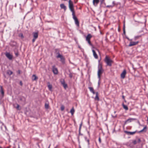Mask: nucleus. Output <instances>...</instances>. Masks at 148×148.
Listing matches in <instances>:
<instances>
[{
  "label": "nucleus",
  "mask_w": 148,
  "mask_h": 148,
  "mask_svg": "<svg viewBox=\"0 0 148 148\" xmlns=\"http://www.w3.org/2000/svg\"><path fill=\"white\" fill-rule=\"evenodd\" d=\"M147 128V127L146 126H145L143 128V129L142 130L138 132L137 131H136L134 132H128L127 131H124L125 133L126 134H127V135H133L135 134L136 133H140L143 132H146L147 131L146 129Z\"/></svg>",
  "instance_id": "nucleus-1"
},
{
  "label": "nucleus",
  "mask_w": 148,
  "mask_h": 148,
  "mask_svg": "<svg viewBox=\"0 0 148 148\" xmlns=\"http://www.w3.org/2000/svg\"><path fill=\"white\" fill-rule=\"evenodd\" d=\"M103 70L102 68V65L101 64H99L98 66V71L97 72V75L99 80V81L101 78V76L103 72Z\"/></svg>",
  "instance_id": "nucleus-2"
},
{
  "label": "nucleus",
  "mask_w": 148,
  "mask_h": 148,
  "mask_svg": "<svg viewBox=\"0 0 148 148\" xmlns=\"http://www.w3.org/2000/svg\"><path fill=\"white\" fill-rule=\"evenodd\" d=\"M104 61L107 64V66H112L113 61L108 58V56H106Z\"/></svg>",
  "instance_id": "nucleus-3"
},
{
  "label": "nucleus",
  "mask_w": 148,
  "mask_h": 148,
  "mask_svg": "<svg viewBox=\"0 0 148 148\" xmlns=\"http://www.w3.org/2000/svg\"><path fill=\"white\" fill-rule=\"evenodd\" d=\"M69 9L72 12V13H75V12L74 10V6L73 3L71 0H69Z\"/></svg>",
  "instance_id": "nucleus-4"
},
{
  "label": "nucleus",
  "mask_w": 148,
  "mask_h": 148,
  "mask_svg": "<svg viewBox=\"0 0 148 148\" xmlns=\"http://www.w3.org/2000/svg\"><path fill=\"white\" fill-rule=\"evenodd\" d=\"M92 37V36L90 34H88L86 37V40L87 41L88 44L90 46H92V44L91 42L90 39Z\"/></svg>",
  "instance_id": "nucleus-5"
},
{
  "label": "nucleus",
  "mask_w": 148,
  "mask_h": 148,
  "mask_svg": "<svg viewBox=\"0 0 148 148\" xmlns=\"http://www.w3.org/2000/svg\"><path fill=\"white\" fill-rule=\"evenodd\" d=\"M72 15H73V18L75 21V24L77 26L79 27V22L78 21L77 17L75 16V13L72 14Z\"/></svg>",
  "instance_id": "nucleus-6"
},
{
  "label": "nucleus",
  "mask_w": 148,
  "mask_h": 148,
  "mask_svg": "<svg viewBox=\"0 0 148 148\" xmlns=\"http://www.w3.org/2000/svg\"><path fill=\"white\" fill-rule=\"evenodd\" d=\"M10 45L12 47H15V48H18V45L16 42L12 40L11 41L10 43Z\"/></svg>",
  "instance_id": "nucleus-7"
},
{
  "label": "nucleus",
  "mask_w": 148,
  "mask_h": 148,
  "mask_svg": "<svg viewBox=\"0 0 148 148\" xmlns=\"http://www.w3.org/2000/svg\"><path fill=\"white\" fill-rule=\"evenodd\" d=\"M19 100L21 102V103L25 104V103L26 98L23 96H19L18 97Z\"/></svg>",
  "instance_id": "nucleus-8"
},
{
  "label": "nucleus",
  "mask_w": 148,
  "mask_h": 148,
  "mask_svg": "<svg viewBox=\"0 0 148 148\" xmlns=\"http://www.w3.org/2000/svg\"><path fill=\"white\" fill-rule=\"evenodd\" d=\"M5 55L6 57L10 60H12L13 56L12 54H11L9 52H6L5 53Z\"/></svg>",
  "instance_id": "nucleus-9"
},
{
  "label": "nucleus",
  "mask_w": 148,
  "mask_h": 148,
  "mask_svg": "<svg viewBox=\"0 0 148 148\" xmlns=\"http://www.w3.org/2000/svg\"><path fill=\"white\" fill-rule=\"evenodd\" d=\"M56 57L57 58H60V61L62 64H64L65 63V59L62 55H57Z\"/></svg>",
  "instance_id": "nucleus-10"
},
{
  "label": "nucleus",
  "mask_w": 148,
  "mask_h": 148,
  "mask_svg": "<svg viewBox=\"0 0 148 148\" xmlns=\"http://www.w3.org/2000/svg\"><path fill=\"white\" fill-rule=\"evenodd\" d=\"M126 73V70L124 69L121 74V78L123 79H124L125 77Z\"/></svg>",
  "instance_id": "nucleus-11"
},
{
  "label": "nucleus",
  "mask_w": 148,
  "mask_h": 148,
  "mask_svg": "<svg viewBox=\"0 0 148 148\" xmlns=\"http://www.w3.org/2000/svg\"><path fill=\"white\" fill-rule=\"evenodd\" d=\"M52 71L55 74H57L58 73V70L55 65L52 66Z\"/></svg>",
  "instance_id": "nucleus-12"
},
{
  "label": "nucleus",
  "mask_w": 148,
  "mask_h": 148,
  "mask_svg": "<svg viewBox=\"0 0 148 148\" xmlns=\"http://www.w3.org/2000/svg\"><path fill=\"white\" fill-rule=\"evenodd\" d=\"M18 48H15L14 50V53L16 57H17L19 55V54L18 52Z\"/></svg>",
  "instance_id": "nucleus-13"
},
{
  "label": "nucleus",
  "mask_w": 148,
  "mask_h": 148,
  "mask_svg": "<svg viewBox=\"0 0 148 148\" xmlns=\"http://www.w3.org/2000/svg\"><path fill=\"white\" fill-rule=\"evenodd\" d=\"M139 42L138 41L137 42H130V44L128 45L129 47H131L134 46L137 44Z\"/></svg>",
  "instance_id": "nucleus-14"
},
{
  "label": "nucleus",
  "mask_w": 148,
  "mask_h": 148,
  "mask_svg": "<svg viewBox=\"0 0 148 148\" xmlns=\"http://www.w3.org/2000/svg\"><path fill=\"white\" fill-rule=\"evenodd\" d=\"M99 0H93V5L96 6H97L99 2Z\"/></svg>",
  "instance_id": "nucleus-15"
},
{
  "label": "nucleus",
  "mask_w": 148,
  "mask_h": 148,
  "mask_svg": "<svg viewBox=\"0 0 148 148\" xmlns=\"http://www.w3.org/2000/svg\"><path fill=\"white\" fill-rule=\"evenodd\" d=\"M33 38L37 39L38 36V33L37 32H33L32 33Z\"/></svg>",
  "instance_id": "nucleus-16"
},
{
  "label": "nucleus",
  "mask_w": 148,
  "mask_h": 148,
  "mask_svg": "<svg viewBox=\"0 0 148 148\" xmlns=\"http://www.w3.org/2000/svg\"><path fill=\"white\" fill-rule=\"evenodd\" d=\"M95 94H96V96L95 98V100L98 101H99V99L98 96L99 93L98 92H96Z\"/></svg>",
  "instance_id": "nucleus-17"
},
{
  "label": "nucleus",
  "mask_w": 148,
  "mask_h": 148,
  "mask_svg": "<svg viewBox=\"0 0 148 148\" xmlns=\"http://www.w3.org/2000/svg\"><path fill=\"white\" fill-rule=\"evenodd\" d=\"M54 53L56 54H58V55H60V50L58 49H56L54 50Z\"/></svg>",
  "instance_id": "nucleus-18"
},
{
  "label": "nucleus",
  "mask_w": 148,
  "mask_h": 148,
  "mask_svg": "<svg viewBox=\"0 0 148 148\" xmlns=\"http://www.w3.org/2000/svg\"><path fill=\"white\" fill-rule=\"evenodd\" d=\"M92 51L94 57L96 59L97 58H98V56L95 51L93 49L92 50Z\"/></svg>",
  "instance_id": "nucleus-19"
},
{
  "label": "nucleus",
  "mask_w": 148,
  "mask_h": 148,
  "mask_svg": "<svg viewBox=\"0 0 148 148\" xmlns=\"http://www.w3.org/2000/svg\"><path fill=\"white\" fill-rule=\"evenodd\" d=\"M38 79V77L35 75H33L32 76V79L33 81L36 80Z\"/></svg>",
  "instance_id": "nucleus-20"
},
{
  "label": "nucleus",
  "mask_w": 148,
  "mask_h": 148,
  "mask_svg": "<svg viewBox=\"0 0 148 148\" xmlns=\"http://www.w3.org/2000/svg\"><path fill=\"white\" fill-rule=\"evenodd\" d=\"M60 7L62 9H63L65 11L66 10V7L63 4H61L60 5Z\"/></svg>",
  "instance_id": "nucleus-21"
},
{
  "label": "nucleus",
  "mask_w": 148,
  "mask_h": 148,
  "mask_svg": "<svg viewBox=\"0 0 148 148\" xmlns=\"http://www.w3.org/2000/svg\"><path fill=\"white\" fill-rule=\"evenodd\" d=\"M88 88L89 89L90 91L93 94H94L95 93V92L94 90V89L92 87H89Z\"/></svg>",
  "instance_id": "nucleus-22"
},
{
  "label": "nucleus",
  "mask_w": 148,
  "mask_h": 148,
  "mask_svg": "<svg viewBox=\"0 0 148 148\" xmlns=\"http://www.w3.org/2000/svg\"><path fill=\"white\" fill-rule=\"evenodd\" d=\"M13 73V72L10 70H8L7 71V74L9 75H11Z\"/></svg>",
  "instance_id": "nucleus-23"
},
{
  "label": "nucleus",
  "mask_w": 148,
  "mask_h": 148,
  "mask_svg": "<svg viewBox=\"0 0 148 148\" xmlns=\"http://www.w3.org/2000/svg\"><path fill=\"white\" fill-rule=\"evenodd\" d=\"M136 119H134V118H130V119H127L125 121V123H126V122H131L132 121L136 120Z\"/></svg>",
  "instance_id": "nucleus-24"
},
{
  "label": "nucleus",
  "mask_w": 148,
  "mask_h": 148,
  "mask_svg": "<svg viewBox=\"0 0 148 148\" xmlns=\"http://www.w3.org/2000/svg\"><path fill=\"white\" fill-rule=\"evenodd\" d=\"M122 106L123 108L126 110H128V108L127 106L125 105L124 104V103H123Z\"/></svg>",
  "instance_id": "nucleus-25"
},
{
  "label": "nucleus",
  "mask_w": 148,
  "mask_h": 148,
  "mask_svg": "<svg viewBox=\"0 0 148 148\" xmlns=\"http://www.w3.org/2000/svg\"><path fill=\"white\" fill-rule=\"evenodd\" d=\"M69 77L70 78H71L72 77H73V73H71V72L70 71V70H69Z\"/></svg>",
  "instance_id": "nucleus-26"
},
{
  "label": "nucleus",
  "mask_w": 148,
  "mask_h": 148,
  "mask_svg": "<svg viewBox=\"0 0 148 148\" xmlns=\"http://www.w3.org/2000/svg\"><path fill=\"white\" fill-rule=\"evenodd\" d=\"M75 110L73 107L70 110V112L71 113L72 115H73L74 113Z\"/></svg>",
  "instance_id": "nucleus-27"
},
{
  "label": "nucleus",
  "mask_w": 148,
  "mask_h": 148,
  "mask_svg": "<svg viewBox=\"0 0 148 148\" xmlns=\"http://www.w3.org/2000/svg\"><path fill=\"white\" fill-rule=\"evenodd\" d=\"M45 108L46 109H48L49 108V106L48 103H46L45 104Z\"/></svg>",
  "instance_id": "nucleus-28"
},
{
  "label": "nucleus",
  "mask_w": 148,
  "mask_h": 148,
  "mask_svg": "<svg viewBox=\"0 0 148 148\" xmlns=\"http://www.w3.org/2000/svg\"><path fill=\"white\" fill-rule=\"evenodd\" d=\"M48 88L50 91H51L52 86L51 85H49L48 86Z\"/></svg>",
  "instance_id": "nucleus-29"
},
{
  "label": "nucleus",
  "mask_w": 148,
  "mask_h": 148,
  "mask_svg": "<svg viewBox=\"0 0 148 148\" xmlns=\"http://www.w3.org/2000/svg\"><path fill=\"white\" fill-rule=\"evenodd\" d=\"M16 105L17 106L15 107V108H16L18 110H21V108H19V105L18 104H16Z\"/></svg>",
  "instance_id": "nucleus-30"
},
{
  "label": "nucleus",
  "mask_w": 148,
  "mask_h": 148,
  "mask_svg": "<svg viewBox=\"0 0 148 148\" xmlns=\"http://www.w3.org/2000/svg\"><path fill=\"white\" fill-rule=\"evenodd\" d=\"M60 82L62 85L65 83L64 80L63 79H61Z\"/></svg>",
  "instance_id": "nucleus-31"
},
{
  "label": "nucleus",
  "mask_w": 148,
  "mask_h": 148,
  "mask_svg": "<svg viewBox=\"0 0 148 148\" xmlns=\"http://www.w3.org/2000/svg\"><path fill=\"white\" fill-rule=\"evenodd\" d=\"M18 36L20 37H21L22 38H24V36L23 34L22 33H20L18 35Z\"/></svg>",
  "instance_id": "nucleus-32"
},
{
  "label": "nucleus",
  "mask_w": 148,
  "mask_h": 148,
  "mask_svg": "<svg viewBox=\"0 0 148 148\" xmlns=\"http://www.w3.org/2000/svg\"><path fill=\"white\" fill-rule=\"evenodd\" d=\"M63 87H64V88H66L67 87V85L65 84V83L64 84H62Z\"/></svg>",
  "instance_id": "nucleus-33"
},
{
  "label": "nucleus",
  "mask_w": 148,
  "mask_h": 148,
  "mask_svg": "<svg viewBox=\"0 0 148 148\" xmlns=\"http://www.w3.org/2000/svg\"><path fill=\"white\" fill-rule=\"evenodd\" d=\"M100 4L101 5L105 3V0H100Z\"/></svg>",
  "instance_id": "nucleus-34"
},
{
  "label": "nucleus",
  "mask_w": 148,
  "mask_h": 148,
  "mask_svg": "<svg viewBox=\"0 0 148 148\" xmlns=\"http://www.w3.org/2000/svg\"><path fill=\"white\" fill-rule=\"evenodd\" d=\"M64 109V106L62 105L61 107V111H63Z\"/></svg>",
  "instance_id": "nucleus-35"
},
{
  "label": "nucleus",
  "mask_w": 148,
  "mask_h": 148,
  "mask_svg": "<svg viewBox=\"0 0 148 148\" xmlns=\"http://www.w3.org/2000/svg\"><path fill=\"white\" fill-rule=\"evenodd\" d=\"M82 122L80 125L79 128V130H81V128L82 126Z\"/></svg>",
  "instance_id": "nucleus-36"
},
{
  "label": "nucleus",
  "mask_w": 148,
  "mask_h": 148,
  "mask_svg": "<svg viewBox=\"0 0 148 148\" xmlns=\"http://www.w3.org/2000/svg\"><path fill=\"white\" fill-rule=\"evenodd\" d=\"M114 6V5H108L106 6V7L107 8H112Z\"/></svg>",
  "instance_id": "nucleus-37"
},
{
  "label": "nucleus",
  "mask_w": 148,
  "mask_h": 148,
  "mask_svg": "<svg viewBox=\"0 0 148 148\" xmlns=\"http://www.w3.org/2000/svg\"><path fill=\"white\" fill-rule=\"evenodd\" d=\"M132 143L134 144L135 145L137 143L136 141V140H133L132 142Z\"/></svg>",
  "instance_id": "nucleus-38"
},
{
  "label": "nucleus",
  "mask_w": 148,
  "mask_h": 148,
  "mask_svg": "<svg viewBox=\"0 0 148 148\" xmlns=\"http://www.w3.org/2000/svg\"><path fill=\"white\" fill-rule=\"evenodd\" d=\"M36 39L33 38L32 40V42L33 43H34Z\"/></svg>",
  "instance_id": "nucleus-39"
},
{
  "label": "nucleus",
  "mask_w": 148,
  "mask_h": 148,
  "mask_svg": "<svg viewBox=\"0 0 148 148\" xmlns=\"http://www.w3.org/2000/svg\"><path fill=\"white\" fill-rule=\"evenodd\" d=\"M141 141L140 139V138H138L137 142L138 143H140Z\"/></svg>",
  "instance_id": "nucleus-40"
},
{
  "label": "nucleus",
  "mask_w": 148,
  "mask_h": 148,
  "mask_svg": "<svg viewBox=\"0 0 148 148\" xmlns=\"http://www.w3.org/2000/svg\"><path fill=\"white\" fill-rule=\"evenodd\" d=\"M79 135H83V134H81V130H79Z\"/></svg>",
  "instance_id": "nucleus-41"
},
{
  "label": "nucleus",
  "mask_w": 148,
  "mask_h": 148,
  "mask_svg": "<svg viewBox=\"0 0 148 148\" xmlns=\"http://www.w3.org/2000/svg\"><path fill=\"white\" fill-rule=\"evenodd\" d=\"M99 141L100 143H101V139L100 137H99Z\"/></svg>",
  "instance_id": "nucleus-42"
},
{
  "label": "nucleus",
  "mask_w": 148,
  "mask_h": 148,
  "mask_svg": "<svg viewBox=\"0 0 148 148\" xmlns=\"http://www.w3.org/2000/svg\"><path fill=\"white\" fill-rule=\"evenodd\" d=\"M86 141L88 143V145H89V139H87L86 140Z\"/></svg>",
  "instance_id": "nucleus-43"
},
{
  "label": "nucleus",
  "mask_w": 148,
  "mask_h": 148,
  "mask_svg": "<svg viewBox=\"0 0 148 148\" xmlns=\"http://www.w3.org/2000/svg\"><path fill=\"white\" fill-rule=\"evenodd\" d=\"M20 85L21 86H22V85H23V83H22V81H20Z\"/></svg>",
  "instance_id": "nucleus-44"
},
{
  "label": "nucleus",
  "mask_w": 148,
  "mask_h": 148,
  "mask_svg": "<svg viewBox=\"0 0 148 148\" xmlns=\"http://www.w3.org/2000/svg\"><path fill=\"white\" fill-rule=\"evenodd\" d=\"M17 72L18 73V74H21V71L20 70H18Z\"/></svg>",
  "instance_id": "nucleus-45"
},
{
  "label": "nucleus",
  "mask_w": 148,
  "mask_h": 148,
  "mask_svg": "<svg viewBox=\"0 0 148 148\" xmlns=\"http://www.w3.org/2000/svg\"><path fill=\"white\" fill-rule=\"evenodd\" d=\"M2 123V125H3V126H4V127L6 129V127L5 126V125H4L3 123Z\"/></svg>",
  "instance_id": "nucleus-46"
},
{
  "label": "nucleus",
  "mask_w": 148,
  "mask_h": 148,
  "mask_svg": "<svg viewBox=\"0 0 148 148\" xmlns=\"http://www.w3.org/2000/svg\"><path fill=\"white\" fill-rule=\"evenodd\" d=\"M124 30H125V25H124V26L123 27V31H124Z\"/></svg>",
  "instance_id": "nucleus-47"
},
{
  "label": "nucleus",
  "mask_w": 148,
  "mask_h": 148,
  "mask_svg": "<svg viewBox=\"0 0 148 148\" xmlns=\"http://www.w3.org/2000/svg\"><path fill=\"white\" fill-rule=\"evenodd\" d=\"M126 38H127V39L128 40H130V39H129V38L128 37H126Z\"/></svg>",
  "instance_id": "nucleus-48"
},
{
  "label": "nucleus",
  "mask_w": 148,
  "mask_h": 148,
  "mask_svg": "<svg viewBox=\"0 0 148 148\" xmlns=\"http://www.w3.org/2000/svg\"><path fill=\"white\" fill-rule=\"evenodd\" d=\"M123 31V34H125V30H124V31Z\"/></svg>",
  "instance_id": "nucleus-49"
},
{
  "label": "nucleus",
  "mask_w": 148,
  "mask_h": 148,
  "mask_svg": "<svg viewBox=\"0 0 148 148\" xmlns=\"http://www.w3.org/2000/svg\"><path fill=\"white\" fill-rule=\"evenodd\" d=\"M114 1H113L112 2L113 4V5H114Z\"/></svg>",
  "instance_id": "nucleus-50"
},
{
  "label": "nucleus",
  "mask_w": 148,
  "mask_h": 148,
  "mask_svg": "<svg viewBox=\"0 0 148 148\" xmlns=\"http://www.w3.org/2000/svg\"><path fill=\"white\" fill-rule=\"evenodd\" d=\"M78 47L80 49H81V48L80 46H78Z\"/></svg>",
  "instance_id": "nucleus-51"
},
{
  "label": "nucleus",
  "mask_w": 148,
  "mask_h": 148,
  "mask_svg": "<svg viewBox=\"0 0 148 148\" xmlns=\"http://www.w3.org/2000/svg\"><path fill=\"white\" fill-rule=\"evenodd\" d=\"M122 97H123V99H124V96H122Z\"/></svg>",
  "instance_id": "nucleus-52"
},
{
  "label": "nucleus",
  "mask_w": 148,
  "mask_h": 148,
  "mask_svg": "<svg viewBox=\"0 0 148 148\" xmlns=\"http://www.w3.org/2000/svg\"><path fill=\"white\" fill-rule=\"evenodd\" d=\"M1 129L2 130H3V129H2V126H1Z\"/></svg>",
  "instance_id": "nucleus-53"
},
{
  "label": "nucleus",
  "mask_w": 148,
  "mask_h": 148,
  "mask_svg": "<svg viewBox=\"0 0 148 148\" xmlns=\"http://www.w3.org/2000/svg\"><path fill=\"white\" fill-rule=\"evenodd\" d=\"M87 139L86 138H85V139Z\"/></svg>",
  "instance_id": "nucleus-54"
},
{
  "label": "nucleus",
  "mask_w": 148,
  "mask_h": 148,
  "mask_svg": "<svg viewBox=\"0 0 148 148\" xmlns=\"http://www.w3.org/2000/svg\"><path fill=\"white\" fill-rule=\"evenodd\" d=\"M50 145H49V148H49V147H50Z\"/></svg>",
  "instance_id": "nucleus-55"
},
{
  "label": "nucleus",
  "mask_w": 148,
  "mask_h": 148,
  "mask_svg": "<svg viewBox=\"0 0 148 148\" xmlns=\"http://www.w3.org/2000/svg\"><path fill=\"white\" fill-rule=\"evenodd\" d=\"M147 120L148 121V118H147Z\"/></svg>",
  "instance_id": "nucleus-56"
}]
</instances>
